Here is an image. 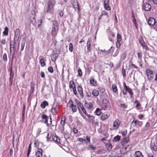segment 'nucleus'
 Wrapping results in <instances>:
<instances>
[{
  "instance_id": "1",
  "label": "nucleus",
  "mask_w": 157,
  "mask_h": 157,
  "mask_svg": "<svg viewBox=\"0 0 157 157\" xmlns=\"http://www.w3.org/2000/svg\"><path fill=\"white\" fill-rule=\"evenodd\" d=\"M55 4L54 0H49L44 8L45 12L50 13L53 10V7Z\"/></svg>"
},
{
  "instance_id": "2",
  "label": "nucleus",
  "mask_w": 157,
  "mask_h": 157,
  "mask_svg": "<svg viewBox=\"0 0 157 157\" xmlns=\"http://www.w3.org/2000/svg\"><path fill=\"white\" fill-rule=\"evenodd\" d=\"M142 122L139 121H137L135 119H134L131 124V127H136L137 128H138L141 127L142 125Z\"/></svg>"
},
{
  "instance_id": "3",
  "label": "nucleus",
  "mask_w": 157,
  "mask_h": 157,
  "mask_svg": "<svg viewBox=\"0 0 157 157\" xmlns=\"http://www.w3.org/2000/svg\"><path fill=\"white\" fill-rule=\"evenodd\" d=\"M16 42L14 41L13 42V41H11L10 42V52L12 55V58H13L15 54L14 51H15V45Z\"/></svg>"
},
{
  "instance_id": "4",
  "label": "nucleus",
  "mask_w": 157,
  "mask_h": 157,
  "mask_svg": "<svg viewBox=\"0 0 157 157\" xmlns=\"http://www.w3.org/2000/svg\"><path fill=\"white\" fill-rule=\"evenodd\" d=\"M42 118L44 120V123L46 124L47 126H50L52 124V120L51 117H50V121L49 123L48 122V117L47 115L44 114L41 115Z\"/></svg>"
},
{
  "instance_id": "5",
  "label": "nucleus",
  "mask_w": 157,
  "mask_h": 157,
  "mask_svg": "<svg viewBox=\"0 0 157 157\" xmlns=\"http://www.w3.org/2000/svg\"><path fill=\"white\" fill-rule=\"evenodd\" d=\"M146 73L149 80H151L153 79L154 77L153 71L150 69H148L146 71Z\"/></svg>"
},
{
  "instance_id": "6",
  "label": "nucleus",
  "mask_w": 157,
  "mask_h": 157,
  "mask_svg": "<svg viewBox=\"0 0 157 157\" xmlns=\"http://www.w3.org/2000/svg\"><path fill=\"white\" fill-rule=\"evenodd\" d=\"M71 4L75 9H77L78 11H80L79 4L76 0H71Z\"/></svg>"
},
{
  "instance_id": "7",
  "label": "nucleus",
  "mask_w": 157,
  "mask_h": 157,
  "mask_svg": "<svg viewBox=\"0 0 157 157\" xmlns=\"http://www.w3.org/2000/svg\"><path fill=\"white\" fill-rule=\"evenodd\" d=\"M78 107L79 110V113H81V112L80 111L79 108H80L81 109L82 112L85 114H86L87 113L86 112V110L83 105L80 102H78L77 103Z\"/></svg>"
},
{
  "instance_id": "8",
  "label": "nucleus",
  "mask_w": 157,
  "mask_h": 157,
  "mask_svg": "<svg viewBox=\"0 0 157 157\" xmlns=\"http://www.w3.org/2000/svg\"><path fill=\"white\" fill-rule=\"evenodd\" d=\"M59 54V52L57 51H54L53 52V54L51 56V60L53 62L56 61L58 57Z\"/></svg>"
},
{
  "instance_id": "9",
  "label": "nucleus",
  "mask_w": 157,
  "mask_h": 157,
  "mask_svg": "<svg viewBox=\"0 0 157 157\" xmlns=\"http://www.w3.org/2000/svg\"><path fill=\"white\" fill-rule=\"evenodd\" d=\"M20 32L18 29H16L15 33L14 40L15 41H18L20 36Z\"/></svg>"
},
{
  "instance_id": "10",
  "label": "nucleus",
  "mask_w": 157,
  "mask_h": 157,
  "mask_svg": "<svg viewBox=\"0 0 157 157\" xmlns=\"http://www.w3.org/2000/svg\"><path fill=\"white\" fill-rule=\"evenodd\" d=\"M10 82L11 84H12L13 81V77L14 76V73L13 71V68L12 66L10 67Z\"/></svg>"
},
{
  "instance_id": "11",
  "label": "nucleus",
  "mask_w": 157,
  "mask_h": 157,
  "mask_svg": "<svg viewBox=\"0 0 157 157\" xmlns=\"http://www.w3.org/2000/svg\"><path fill=\"white\" fill-rule=\"evenodd\" d=\"M109 0H104V8L107 10H110L111 8L109 6Z\"/></svg>"
},
{
  "instance_id": "12",
  "label": "nucleus",
  "mask_w": 157,
  "mask_h": 157,
  "mask_svg": "<svg viewBox=\"0 0 157 157\" xmlns=\"http://www.w3.org/2000/svg\"><path fill=\"white\" fill-rule=\"evenodd\" d=\"M109 104V102L108 100L104 98L102 100V108L104 109L107 108L108 105Z\"/></svg>"
},
{
  "instance_id": "13",
  "label": "nucleus",
  "mask_w": 157,
  "mask_h": 157,
  "mask_svg": "<svg viewBox=\"0 0 157 157\" xmlns=\"http://www.w3.org/2000/svg\"><path fill=\"white\" fill-rule=\"evenodd\" d=\"M104 15L106 16V18L108 20L109 18V16L108 13L105 10L102 11L101 14L99 16L98 20H100L102 17Z\"/></svg>"
},
{
  "instance_id": "14",
  "label": "nucleus",
  "mask_w": 157,
  "mask_h": 157,
  "mask_svg": "<svg viewBox=\"0 0 157 157\" xmlns=\"http://www.w3.org/2000/svg\"><path fill=\"white\" fill-rule=\"evenodd\" d=\"M151 6L148 2H146L144 4L143 9L146 11H149L151 9Z\"/></svg>"
},
{
  "instance_id": "15",
  "label": "nucleus",
  "mask_w": 157,
  "mask_h": 157,
  "mask_svg": "<svg viewBox=\"0 0 157 157\" xmlns=\"http://www.w3.org/2000/svg\"><path fill=\"white\" fill-rule=\"evenodd\" d=\"M148 23L150 25L153 26L155 24H156V22L155 19L153 17H150L148 21Z\"/></svg>"
},
{
  "instance_id": "16",
  "label": "nucleus",
  "mask_w": 157,
  "mask_h": 157,
  "mask_svg": "<svg viewBox=\"0 0 157 157\" xmlns=\"http://www.w3.org/2000/svg\"><path fill=\"white\" fill-rule=\"evenodd\" d=\"M77 90L78 93H79L81 97L82 98H83L84 95L82 87L80 86H78L77 87Z\"/></svg>"
},
{
  "instance_id": "17",
  "label": "nucleus",
  "mask_w": 157,
  "mask_h": 157,
  "mask_svg": "<svg viewBox=\"0 0 157 157\" xmlns=\"http://www.w3.org/2000/svg\"><path fill=\"white\" fill-rule=\"evenodd\" d=\"M124 90H127V91H128L131 95H133V93L132 92V90L128 87L125 82L123 83Z\"/></svg>"
},
{
  "instance_id": "18",
  "label": "nucleus",
  "mask_w": 157,
  "mask_h": 157,
  "mask_svg": "<svg viewBox=\"0 0 157 157\" xmlns=\"http://www.w3.org/2000/svg\"><path fill=\"white\" fill-rule=\"evenodd\" d=\"M52 138L55 142L56 143L59 144L60 143V140L59 138L58 137V136H56V134H53L52 136Z\"/></svg>"
},
{
  "instance_id": "19",
  "label": "nucleus",
  "mask_w": 157,
  "mask_h": 157,
  "mask_svg": "<svg viewBox=\"0 0 157 157\" xmlns=\"http://www.w3.org/2000/svg\"><path fill=\"white\" fill-rule=\"evenodd\" d=\"M58 29L59 28H57L52 27L51 33V34L52 36H56Z\"/></svg>"
},
{
  "instance_id": "20",
  "label": "nucleus",
  "mask_w": 157,
  "mask_h": 157,
  "mask_svg": "<svg viewBox=\"0 0 157 157\" xmlns=\"http://www.w3.org/2000/svg\"><path fill=\"white\" fill-rule=\"evenodd\" d=\"M42 150L40 148H39L37 151L36 152V157H42Z\"/></svg>"
},
{
  "instance_id": "21",
  "label": "nucleus",
  "mask_w": 157,
  "mask_h": 157,
  "mask_svg": "<svg viewBox=\"0 0 157 157\" xmlns=\"http://www.w3.org/2000/svg\"><path fill=\"white\" fill-rule=\"evenodd\" d=\"M65 121V117L64 116L62 117L61 118V121L60 122V124L61 127L62 128L63 130V131L64 129V125Z\"/></svg>"
},
{
  "instance_id": "22",
  "label": "nucleus",
  "mask_w": 157,
  "mask_h": 157,
  "mask_svg": "<svg viewBox=\"0 0 157 157\" xmlns=\"http://www.w3.org/2000/svg\"><path fill=\"white\" fill-rule=\"evenodd\" d=\"M90 84L93 86H97V81L95 80L94 78H92L90 80Z\"/></svg>"
},
{
  "instance_id": "23",
  "label": "nucleus",
  "mask_w": 157,
  "mask_h": 157,
  "mask_svg": "<svg viewBox=\"0 0 157 157\" xmlns=\"http://www.w3.org/2000/svg\"><path fill=\"white\" fill-rule=\"evenodd\" d=\"M71 102V104L69 105V107H72V110L73 112H75L77 111V108L76 106H75L72 103V101L71 100H70L69 103H70Z\"/></svg>"
},
{
  "instance_id": "24",
  "label": "nucleus",
  "mask_w": 157,
  "mask_h": 157,
  "mask_svg": "<svg viewBox=\"0 0 157 157\" xmlns=\"http://www.w3.org/2000/svg\"><path fill=\"white\" fill-rule=\"evenodd\" d=\"M135 157H143L141 152L139 151H136L134 154Z\"/></svg>"
},
{
  "instance_id": "25",
  "label": "nucleus",
  "mask_w": 157,
  "mask_h": 157,
  "mask_svg": "<svg viewBox=\"0 0 157 157\" xmlns=\"http://www.w3.org/2000/svg\"><path fill=\"white\" fill-rule=\"evenodd\" d=\"M26 40L25 39V38L23 39L22 40L21 42V51H22L23 50L24 46H25V44Z\"/></svg>"
},
{
  "instance_id": "26",
  "label": "nucleus",
  "mask_w": 157,
  "mask_h": 157,
  "mask_svg": "<svg viewBox=\"0 0 157 157\" xmlns=\"http://www.w3.org/2000/svg\"><path fill=\"white\" fill-rule=\"evenodd\" d=\"M92 94L93 96L97 97L99 95V92L96 90L94 89L92 91Z\"/></svg>"
},
{
  "instance_id": "27",
  "label": "nucleus",
  "mask_w": 157,
  "mask_h": 157,
  "mask_svg": "<svg viewBox=\"0 0 157 157\" xmlns=\"http://www.w3.org/2000/svg\"><path fill=\"white\" fill-rule=\"evenodd\" d=\"M119 121H118L116 120L114 122L113 127L114 129H117L119 127V123L118 122Z\"/></svg>"
},
{
  "instance_id": "28",
  "label": "nucleus",
  "mask_w": 157,
  "mask_h": 157,
  "mask_svg": "<svg viewBox=\"0 0 157 157\" xmlns=\"http://www.w3.org/2000/svg\"><path fill=\"white\" fill-rule=\"evenodd\" d=\"M85 106L87 109H90L92 108L93 106L91 103H88L86 102L85 103Z\"/></svg>"
},
{
  "instance_id": "29",
  "label": "nucleus",
  "mask_w": 157,
  "mask_h": 157,
  "mask_svg": "<svg viewBox=\"0 0 157 157\" xmlns=\"http://www.w3.org/2000/svg\"><path fill=\"white\" fill-rule=\"evenodd\" d=\"M87 47L88 52H89L90 51V41L89 39H88L87 40Z\"/></svg>"
},
{
  "instance_id": "30",
  "label": "nucleus",
  "mask_w": 157,
  "mask_h": 157,
  "mask_svg": "<svg viewBox=\"0 0 157 157\" xmlns=\"http://www.w3.org/2000/svg\"><path fill=\"white\" fill-rule=\"evenodd\" d=\"M48 105V102L46 101H45L41 103L40 106L42 108L44 109L45 107L46 106Z\"/></svg>"
},
{
  "instance_id": "31",
  "label": "nucleus",
  "mask_w": 157,
  "mask_h": 157,
  "mask_svg": "<svg viewBox=\"0 0 157 157\" xmlns=\"http://www.w3.org/2000/svg\"><path fill=\"white\" fill-rule=\"evenodd\" d=\"M52 23H53L52 27H54L55 28H59V24H58V23L57 21H53Z\"/></svg>"
},
{
  "instance_id": "32",
  "label": "nucleus",
  "mask_w": 157,
  "mask_h": 157,
  "mask_svg": "<svg viewBox=\"0 0 157 157\" xmlns=\"http://www.w3.org/2000/svg\"><path fill=\"white\" fill-rule=\"evenodd\" d=\"M69 88L72 89L75 87V85L74 82L72 81H71L69 82Z\"/></svg>"
},
{
  "instance_id": "33",
  "label": "nucleus",
  "mask_w": 157,
  "mask_h": 157,
  "mask_svg": "<svg viewBox=\"0 0 157 157\" xmlns=\"http://www.w3.org/2000/svg\"><path fill=\"white\" fill-rule=\"evenodd\" d=\"M121 137L119 135H118L114 137L113 140V142H117L118 141L120 140Z\"/></svg>"
},
{
  "instance_id": "34",
  "label": "nucleus",
  "mask_w": 157,
  "mask_h": 157,
  "mask_svg": "<svg viewBox=\"0 0 157 157\" xmlns=\"http://www.w3.org/2000/svg\"><path fill=\"white\" fill-rule=\"evenodd\" d=\"M132 16L133 17V23L134 24V25L135 26L136 28H137V25L136 22V19L135 18L134 15L133 13H132Z\"/></svg>"
},
{
  "instance_id": "35",
  "label": "nucleus",
  "mask_w": 157,
  "mask_h": 157,
  "mask_svg": "<svg viewBox=\"0 0 157 157\" xmlns=\"http://www.w3.org/2000/svg\"><path fill=\"white\" fill-rule=\"evenodd\" d=\"M109 117V116L106 114H103L101 116V119L102 121H104Z\"/></svg>"
},
{
  "instance_id": "36",
  "label": "nucleus",
  "mask_w": 157,
  "mask_h": 157,
  "mask_svg": "<svg viewBox=\"0 0 157 157\" xmlns=\"http://www.w3.org/2000/svg\"><path fill=\"white\" fill-rule=\"evenodd\" d=\"M3 35L7 36L8 34V29L7 27H6L4 28V31L3 32Z\"/></svg>"
},
{
  "instance_id": "37",
  "label": "nucleus",
  "mask_w": 157,
  "mask_h": 157,
  "mask_svg": "<svg viewBox=\"0 0 157 157\" xmlns=\"http://www.w3.org/2000/svg\"><path fill=\"white\" fill-rule=\"evenodd\" d=\"M86 95L88 98H91V93L89 90L86 91Z\"/></svg>"
},
{
  "instance_id": "38",
  "label": "nucleus",
  "mask_w": 157,
  "mask_h": 157,
  "mask_svg": "<svg viewBox=\"0 0 157 157\" xmlns=\"http://www.w3.org/2000/svg\"><path fill=\"white\" fill-rule=\"evenodd\" d=\"M97 152L98 154L102 155L105 154L106 152V151L102 149L98 151Z\"/></svg>"
},
{
  "instance_id": "39",
  "label": "nucleus",
  "mask_w": 157,
  "mask_h": 157,
  "mask_svg": "<svg viewBox=\"0 0 157 157\" xmlns=\"http://www.w3.org/2000/svg\"><path fill=\"white\" fill-rule=\"evenodd\" d=\"M40 63L42 67H44L45 66V63L44 62V60L43 58H41L40 60Z\"/></svg>"
},
{
  "instance_id": "40",
  "label": "nucleus",
  "mask_w": 157,
  "mask_h": 157,
  "mask_svg": "<svg viewBox=\"0 0 157 157\" xmlns=\"http://www.w3.org/2000/svg\"><path fill=\"white\" fill-rule=\"evenodd\" d=\"M51 111L53 115H55L56 113L57 109L55 107H53L51 109Z\"/></svg>"
},
{
  "instance_id": "41",
  "label": "nucleus",
  "mask_w": 157,
  "mask_h": 157,
  "mask_svg": "<svg viewBox=\"0 0 157 157\" xmlns=\"http://www.w3.org/2000/svg\"><path fill=\"white\" fill-rule=\"evenodd\" d=\"M73 49V45L72 43H71L69 44V50L70 52H72Z\"/></svg>"
},
{
  "instance_id": "42",
  "label": "nucleus",
  "mask_w": 157,
  "mask_h": 157,
  "mask_svg": "<svg viewBox=\"0 0 157 157\" xmlns=\"http://www.w3.org/2000/svg\"><path fill=\"white\" fill-rule=\"evenodd\" d=\"M95 112L96 113V114L98 116L100 115L101 113V110H100L99 108L97 109H96V110Z\"/></svg>"
},
{
  "instance_id": "43",
  "label": "nucleus",
  "mask_w": 157,
  "mask_h": 157,
  "mask_svg": "<svg viewBox=\"0 0 157 157\" xmlns=\"http://www.w3.org/2000/svg\"><path fill=\"white\" fill-rule=\"evenodd\" d=\"M112 89L114 92H116L117 90V87L115 84H113L112 86Z\"/></svg>"
},
{
  "instance_id": "44",
  "label": "nucleus",
  "mask_w": 157,
  "mask_h": 157,
  "mask_svg": "<svg viewBox=\"0 0 157 157\" xmlns=\"http://www.w3.org/2000/svg\"><path fill=\"white\" fill-rule=\"evenodd\" d=\"M98 90L101 93H103L105 91V89L102 87H99L98 88Z\"/></svg>"
},
{
  "instance_id": "45",
  "label": "nucleus",
  "mask_w": 157,
  "mask_h": 157,
  "mask_svg": "<svg viewBox=\"0 0 157 157\" xmlns=\"http://www.w3.org/2000/svg\"><path fill=\"white\" fill-rule=\"evenodd\" d=\"M34 142L35 147L37 148L39 147V144H40V143L36 140L34 141Z\"/></svg>"
},
{
  "instance_id": "46",
  "label": "nucleus",
  "mask_w": 157,
  "mask_h": 157,
  "mask_svg": "<svg viewBox=\"0 0 157 157\" xmlns=\"http://www.w3.org/2000/svg\"><path fill=\"white\" fill-rule=\"evenodd\" d=\"M117 40L118 41H121V35L117 34Z\"/></svg>"
},
{
  "instance_id": "47",
  "label": "nucleus",
  "mask_w": 157,
  "mask_h": 157,
  "mask_svg": "<svg viewBox=\"0 0 157 157\" xmlns=\"http://www.w3.org/2000/svg\"><path fill=\"white\" fill-rule=\"evenodd\" d=\"M134 103L136 104V107L137 108L138 107L140 106L141 105L138 100H136L134 102Z\"/></svg>"
},
{
  "instance_id": "48",
  "label": "nucleus",
  "mask_w": 157,
  "mask_h": 157,
  "mask_svg": "<svg viewBox=\"0 0 157 157\" xmlns=\"http://www.w3.org/2000/svg\"><path fill=\"white\" fill-rule=\"evenodd\" d=\"M120 41H118L117 40V41L116 42V47L117 48H120L121 46V43H120Z\"/></svg>"
},
{
  "instance_id": "49",
  "label": "nucleus",
  "mask_w": 157,
  "mask_h": 157,
  "mask_svg": "<svg viewBox=\"0 0 157 157\" xmlns=\"http://www.w3.org/2000/svg\"><path fill=\"white\" fill-rule=\"evenodd\" d=\"M48 70L49 72L51 73H52L54 71L53 68L51 67H48Z\"/></svg>"
},
{
  "instance_id": "50",
  "label": "nucleus",
  "mask_w": 157,
  "mask_h": 157,
  "mask_svg": "<svg viewBox=\"0 0 157 157\" xmlns=\"http://www.w3.org/2000/svg\"><path fill=\"white\" fill-rule=\"evenodd\" d=\"M35 18V16L34 15L32 14L30 15V19L31 21H33L32 19H34Z\"/></svg>"
},
{
  "instance_id": "51",
  "label": "nucleus",
  "mask_w": 157,
  "mask_h": 157,
  "mask_svg": "<svg viewBox=\"0 0 157 157\" xmlns=\"http://www.w3.org/2000/svg\"><path fill=\"white\" fill-rule=\"evenodd\" d=\"M86 115L88 118H89V119L92 120L93 121L94 120V117H93V116H91L90 115L88 114L87 113H86V114H85Z\"/></svg>"
},
{
  "instance_id": "52",
  "label": "nucleus",
  "mask_w": 157,
  "mask_h": 157,
  "mask_svg": "<svg viewBox=\"0 0 157 157\" xmlns=\"http://www.w3.org/2000/svg\"><path fill=\"white\" fill-rule=\"evenodd\" d=\"M78 75L79 77H81L82 75V70L80 69H79L78 70Z\"/></svg>"
},
{
  "instance_id": "53",
  "label": "nucleus",
  "mask_w": 157,
  "mask_h": 157,
  "mask_svg": "<svg viewBox=\"0 0 157 157\" xmlns=\"http://www.w3.org/2000/svg\"><path fill=\"white\" fill-rule=\"evenodd\" d=\"M122 73L123 76L125 78L126 77V71L124 68L122 69Z\"/></svg>"
},
{
  "instance_id": "54",
  "label": "nucleus",
  "mask_w": 157,
  "mask_h": 157,
  "mask_svg": "<svg viewBox=\"0 0 157 157\" xmlns=\"http://www.w3.org/2000/svg\"><path fill=\"white\" fill-rule=\"evenodd\" d=\"M88 147H89V148H90V150H96V147H94L92 145H89Z\"/></svg>"
},
{
  "instance_id": "55",
  "label": "nucleus",
  "mask_w": 157,
  "mask_h": 157,
  "mask_svg": "<svg viewBox=\"0 0 157 157\" xmlns=\"http://www.w3.org/2000/svg\"><path fill=\"white\" fill-rule=\"evenodd\" d=\"M51 135H52V133H50V134L49 133H48L47 134V136L46 137V138H47V141H49V140L50 139V138L51 137Z\"/></svg>"
},
{
  "instance_id": "56",
  "label": "nucleus",
  "mask_w": 157,
  "mask_h": 157,
  "mask_svg": "<svg viewBox=\"0 0 157 157\" xmlns=\"http://www.w3.org/2000/svg\"><path fill=\"white\" fill-rule=\"evenodd\" d=\"M3 59L4 61H6L7 60V55L6 53H4L3 56Z\"/></svg>"
},
{
  "instance_id": "57",
  "label": "nucleus",
  "mask_w": 157,
  "mask_h": 157,
  "mask_svg": "<svg viewBox=\"0 0 157 157\" xmlns=\"http://www.w3.org/2000/svg\"><path fill=\"white\" fill-rule=\"evenodd\" d=\"M138 57L140 59H141L142 58V54L140 52H138L137 54Z\"/></svg>"
},
{
  "instance_id": "58",
  "label": "nucleus",
  "mask_w": 157,
  "mask_h": 157,
  "mask_svg": "<svg viewBox=\"0 0 157 157\" xmlns=\"http://www.w3.org/2000/svg\"><path fill=\"white\" fill-rule=\"evenodd\" d=\"M121 134L123 136H125L127 134V131L125 130L121 132Z\"/></svg>"
},
{
  "instance_id": "59",
  "label": "nucleus",
  "mask_w": 157,
  "mask_h": 157,
  "mask_svg": "<svg viewBox=\"0 0 157 157\" xmlns=\"http://www.w3.org/2000/svg\"><path fill=\"white\" fill-rule=\"evenodd\" d=\"M139 42L141 46H143L145 44V43L143 40V39L140 40Z\"/></svg>"
},
{
  "instance_id": "60",
  "label": "nucleus",
  "mask_w": 157,
  "mask_h": 157,
  "mask_svg": "<svg viewBox=\"0 0 157 157\" xmlns=\"http://www.w3.org/2000/svg\"><path fill=\"white\" fill-rule=\"evenodd\" d=\"M72 90H73L74 94L75 95H76L77 94V91L76 90V87H75V88H74Z\"/></svg>"
},
{
  "instance_id": "61",
  "label": "nucleus",
  "mask_w": 157,
  "mask_h": 157,
  "mask_svg": "<svg viewBox=\"0 0 157 157\" xmlns=\"http://www.w3.org/2000/svg\"><path fill=\"white\" fill-rule=\"evenodd\" d=\"M42 22V20L41 19H40L39 20H38V26L39 27H40L41 25Z\"/></svg>"
},
{
  "instance_id": "62",
  "label": "nucleus",
  "mask_w": 157,
  "mask_h": 157,
  "mask_svg": "<svg viewBox=\"0 0 157 157\" xmlns=\"http://www.w3.org/2000/svg\"><path fill=\"white\" fill-rule=\"evenodd\" d=\"M152 150H154V151H157V148L156 145H154L152 148Z\"/></svg>"
},
{
  "instance_id": "63",
  "label": "nucleus",
  "mask_w": 157,
  "mask_h": 157,
  "mask_svg": "<svg viewBox=\"0 0 157 157\" xmlns=\"http://www.w3.org/2000/svg\"><path fill=\"white\" fill-rule=\"evenodd\" d=\"M31 89H34L35 83L33 82H31Z\"/></svg>"
},
{
  "instance_id": "64",
  "label": "nucleus",
  "mask_w": 157,
  "mask_h": 157,
  "mask_svg": "<svg viewBox=\"0 0 157 157\" xmlns=\"http://www.w3.org/2000/svg\"><path fill=\"white\" fill-rule=\"evenodd\" d=\"M40 76L41 77L44 78L45 77V74L44 72H41L40 73Z\"/></svg>"
}]
</instances>
